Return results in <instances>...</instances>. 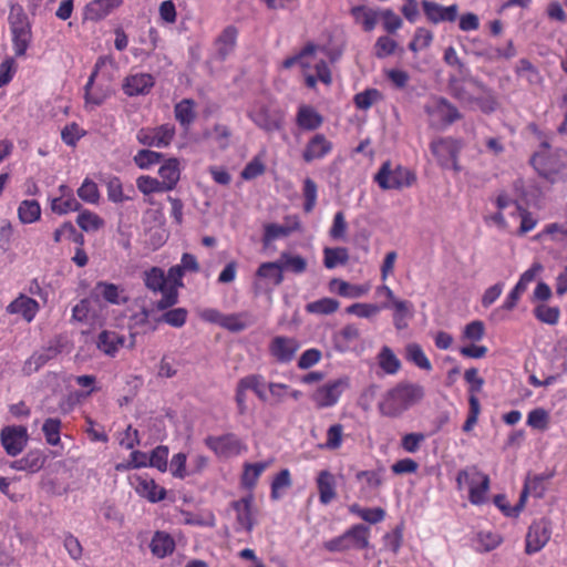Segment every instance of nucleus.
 <instances>
[{"label": "nucleus", "instance_id": "nucleus-1", "mask_svg": "<svg viewBox=\"0 0 567 567\" xmlns=\"http://www.w3.org/2000/svg\"><path fill=\"white\" fill-rule=\"evenodd\" d=\"M423 396L424 389L420 384L401 382L382 394L378 409L383 416L398 417Z\"/></svg>", "mask_w": 567, "mask_h": 567}, {"label": "nucleus", "instance_id": "nucleus-2", "mask_svg": "<svg viewBox=\"0 0 567 567\" xmlns=\"http://www.w3.org/2000/svg\"><path fill=\"white\" fill-rule=\"evenodd\" d=\"M489 477L487 474L472 465L458 471L456 475V486L460 492L466 491L468 501L473 505L485 504L488 499Z\"/></svg>", "mask_w": 567, "mask_h": 567}, {"label": "nucleus", "instance_id": "nucleus-3", "mask_svg": "<svg viewBox=\"0 0 567 567\" xmlns=\"http://www.w3.org/2000/svg\"><path fill=\"white\" fill-rule=\"evenodd\" d=\"M320 45L308 43L303 49L296 55L287 58L282 62V68L290 69L293 65H299L302 72H310L315 70L318 74V79L326 85L331 84L332 76L331 71L327 62L322 59H318L317 53L320 52Z\"/></svg>", "mask_w": 567, "mask_h": 567}, {"label": "nucleus", "instance_id": "nucleus-4", "mask_svg": "<svg viewBox=\"0 0 567 567\" xmlns=\"http://www.w3.org/2000/svg\"><path fill=\"white\" fill-rule=\"evenodd\" d=\"M370 527L357 524L348 528L342 535L324 542L323 547L331 553L351 549H365L369 547Z\"/></svg>", "mask_w": 567, "mask_h": 567}, {"label": "nucleus", "instance_id": "nucleus-5", "mask_svg": "<svg viewBox=\"0 0 567 567\" xmlns=\"http://www.w3.org/2000/svg\"><path fill=\"white\" fill-rule=\"evenodd\" d=\"M250 390L269 405H278L291 398L298 401L302 393L299 390L290 388L288 384L279 382H270L267 385L258 382L256 377H250Z\"/></svg>", "mask_w": 567, "mask_h": 567}, {"label": "nucleus", "instance_id": "nucleus-6", "mask_svg": "<svg viewBox=\"0 0 567 567\" xmlns=\"http://www.w3.org/2000/svg\"><path fill=\"white\" fill-rule=\"evenodd\" d=\"M424 111L430 126L435 130H445L462 117L458 110L444 97H433L425 104Z\"/></svg>", "mask_w": 567, "mask_h": 567}, {"label": "nucleus", "instance_id": "nucleus-7", "mask_svg": "<svg viewBox=\"0 0 567 567\" xmlns=\"http://www.w3.org/2000/svg\"><path fill=\"white\" fill-rule=\"evenodd\" d=\"M9 29L14 55L23 58L32 42V30L29 18L22 11L9 17Z\"/></svg>", "mask_w": 567, "mask_h": 567}, {"label": "nucleus", "instance_id": "nucleus-8", "mask_svg": "<svg viewBox=\"0 0 567 567\" xmlns=\"http://www.w3.org/2000/svg\"><path fill=\"white\" fill-rule=\"evenodd\" d=\"M374 181L384 190L401 189L411 186L415 181V175L409 168L401 165L392 168L391 164L386 162L382 164L375 174Z\"/></svg>", "mask_w": 567, "mask_h": 567}, {"label": "nucleus", "instance_id": "nucleus-9", "mask_svg": "<svg viewBox=\"0 0 567 567\" xmlns=\"http://www.w3.org/2000/svg\"><path fill=\"white\" fill-rule=\"evenodd\" d=\"M176 134L175 126L165 123L155 127H142L136 133L140 144L147 147L165 148L171 145Z\"/></svg>", "mask_w": 567, "mask_h": 567}, {"label": "nucleus", "instance_id": "nucleus-10", "mask_svg": "<svg viewBox=\"0 0 567 567\" xmlns=\"http://www.w3.org/2000/svg\"><path fill=\"white\" fill-rule=\"evenodd\" d=\"M301 344L297 338L276 336L268 344L269 355L279 364H288L296 358Z\"/></svg>", "mask_w": 567, "mask_h": 567}, {"label": "nucleus", "instance_id": "nucleus-11", "mask_svg": "<svg viewBox=\"0 0 567 567\" xmlns=\"http://www.w3.org/2000/svg\"><path fill=\"white\" fill-rule=\"evenodd\" d=\"M348 386L349 379L347 377L331 380L313 392L312 401L320 409L333 406Z\"/></svg>", "mask_w": 567, "mask_h": 567}, {"label": "nucleus", "instance_id": "nucleus-12", "mask_svg": "<svg viewBox=\"0 0 567 567\" xmlns=\"http://www.w3.org/2000/svg\"><path fill=\"white\" fill-rule=\"evenodd\" d=\"M430 148L433 156L442 167H451L455 172H460L461 167L456 161V156L460 151V144L457 141L450 137H441L432 141Z\"/></svg>", "mask_w": 567, "mask_h": 567}, {"label": "nucleus", "instance_id": "nucleus-13", "mask_svg": "<svg viewBox=\"0 0 567 567\" xmlns=\"http://www.w3.org/2000/svg\"><path fill=\"white\" fill-rule=\"evenodd\" d=\"M205 445L213 451L216 456L223 458L236 456L245 449L244 442L233 433L219 436L209 435L205 439Z\"/></svg>", "mask_w": 567, "mask_h": 567}, {"label": "nucleus", "instance_id": "nucleus-14", "mask_svg": "<svg viewBox=\"0 0 567 567\" xmlns=\"http://www.w3.org/2000/svg\"><path fill=\"white\" fill-rule=\"evenodd\" d=\"M28 430L23 425L4 426L0 432V441L10 456L19 455L28 444Z\"/></svg>", "mask_w": 567, "mask_h": 567}, {"label": "nucleus", "instance_id": "nucleus-15", "mask_svg": "<svg viewBox=\"0 0 567 567\" xmlns=\"http://www.w3.org/2000/svg\"><path fill=\"white\" fill-rule=\"evenodd\" d=\"M183 267L179 265L172 266L166 275V280L168 285L167 291H165L164 296L156 302L157 310H167L171 307L175 306L178 302V288L183 287V277H184Z\"/></svg>", "mask_w": 567, "mask_h": 567}, {"label": "nucleus", "instance_id": "nucleus-16", "mask_svg": "<svg viewBox=\"0 0 567 567\" xmlns=\"http://www.w3.org/2000/svg\"><path fill=\"white\" fill-rule=\"evenodd\" d=\"M551 530L545 520L533 523L526 535V553L528 555L538 553L550 539Z\"/></svg>", "mask_w": 567, "mask_h": 567}, {"label": "nucleus", "instance_id": "nucleus-17", "mask_svg": "<svg viewBox=\"0 0 567 567\" xmlns=\"http://www.w3.org/2000/svg\"><path fill=\"white\" fill-rule=\"evenodd\" d=\"M155 85V79L150 73H135L127 75L122 85L123 92L127 96L146 95Z\"/></svg>", "mask_w": 567, "mask_h": 567}, {"label": "nucleus", "instance_id": "nucleus-18", "mask_svg": "<svg viewBox=\"0 0 567 567\" xmlns=\"http://www.w3.org/2000/svg\"><path fill=\"white\" fill-rule=\"evenodd\" d=\"M422 8L427 20L433 23L444 21L453 22L458 13V7L456 4L444 7L429 0L422 1Z\"/></svg>", "mask_w": 567, "mask_h": 567}, {"label": "nucleus", "instance_id": "nucleus-19", "mask_svg": "<svg viewBox=\"0 0 567 567\" xmlns=\"http://www.w3.org/2000/svg\"><path fill=\"white\" fill-rule=\"evenodd\" d=\"M104 64V58H99L94 70L92 71L85 86H84V100L85 104H91L94 106H99L103 104L106 99L111 95V92L109 89H101V87H93L95 78L99 73V70Z\"/></svg>", "mask_w": 567, "mask_h": 567}, {"label": "nucleus", "instance_id": "nucleus-20", "mask_svg": "<svg viewBox=\"0 0 567 567\" xmlns=\"http://www.w3.org/2000/svg\"><path fill=\"white\" fill-rule=\"evenodd\" d=\"M39 310V302L23 293H20L7 306L8 313L20 315L27 322H31L35 318Z\"/></svg>", "mask_w": 567, "mask_h": 567}, {"label": "nucleus", "instance_id": "nucleus-21", "mask_svg": "<svg viewBox=\"0 0 567 567\" xmlns=\"http://www.w3.org/2000/svg\"><path fill=\"white\" fill-rule=\"evenodd\" d=\"M332 143L323 134H316L307 143L302 158L307 163L322 159L332 151Z\"/></svg>", "mask_w": 567, "mask_h": 567}, {"label": "nucleus", "instance_id": "nucleus-22", "mask_svg": "<svg viewBox=\"0 0 567 567\" xmlns=\"http://www.w3.org/2000/svg\"><path fill=\"white\" fill-rule=\"evenodd\" d=\"M47 462L45 454L40 450H30L23 457L12 461L10 467L30 474L38 473Z\"/></svg>", "mask_w": 567, "mask_h": 567}, {"label": "nucleus", "instance_id": "nucleus-23", "mask_svg": "<svg viewBox=\"0 0 567 567\" xmlns=\"http://www.w3.org/2000/svg\"><path fill=\"white\" fill-rule=\"evenodd\" d=\"M158 175L161 177L159 182L167 192L175 189L181 179L179 159L176 157L165 159L158 168Z\"/></svg>", "mask_w": 567, "mask_h": 567}, {"label": "nucleus", "instance_id": "nucleus-24", "mask_svg": "<svg viewBox=\"0 0 567 567\" xmlns=\"http://www.w3.org/2000/svg\"><path fill=\"white\" fill-rule=\"evenodd\" d=\"M124 0H92L84 9V17L91 21H100L120 8Z\"/></svg>", "mask_w": 567, "mask_h": 567}, {"label": "nucleus", "instance_id": "nucleus-25", "mask_svg": "<svg viewBox=\"0 0 567 567\" xmlns=\"http://www.w3.org/2000/svg\"><path fill=\"white\" fill-rule=\"evenodd\" d=\"M135 489L140 496L151 503L161 502L166 497V489L148 476H138L136 478Z\"/></svg>", "mask_w": 567, "mask_h": 567}, {"label": "nucleus", "instance_id": "nucleus-26", "mask_svg": "<svg viewBox=\"0 0 567 567\" xmlns=\"http://www.w3.org/2000/svg\"><path fill=\"white\" fill-rule=\"evenodd\" d=\"M176 548L175 539L171 534L163 530H156L151 539L150 549L153 556L165 558L174 553Z\"/></svg>", "mask_w": 567, "mask_h": 567}, {"label": "nucleus", "instance_id": "nucleus-27", "mask_svg": "<svg viewBox=\"0 0 567 567\" xmlns=\"http://www.w3.org/2000/svg\"><path fill=\"white\" fill-rule=\"evenodd\" d=\"M337 482L334 475L324 470L317 476V487L319 492L320 503L323 505L330 504L337 496L336 493Z\"/></svg>", "mask_w": 567, "mask_h": 567}, {"label": "nucleus", "instance_id": "nucleus-28", "mask_svg": "<svg viewBox=\"0 0 567 567\" xmlns=\"http://www.w3.org/2000/svg\"><path fill=\"white\" fill-rule=\"evenodd\" d=\"M300 228V223L297 218L287 219L285 224H268L265 226L264 233V241L265 245L270 244L271 241L287 237L291 235L293 231H297Z\"/></svg>", "mask_w": 567, "mask_h": 567}, {"label": "nucleus", "instance_id": "nucleus-29", "mask_svg": "<svg viewBox=\"0 0 567 567\" xmlns=\"http://www.w3.org/2000/svg\"><path fill=\"white\" fill-rule=\"evenodd\" d=\"M125 337L116 331L103 330L97 337V348L104 354L114 357L124 346Z\"/></svg>", "mask_w": 567, "mask_h": 567}, {"label": "nucleus", "instance_id": "nucleus-30", "mask_svg": "<svg viewBox=\"0 0 567 567\" xmlns=\"http://www.w3.org/2000/svg\"><path fill=\"white\" fill-rule=\"evenodd\" d=\"M390 305L393 310V324L398 330H403L408 327V321L414 315V306L409 300L396 299Z\"/></svg>", "mask_w": 567, "mask_h": 567}, {"label": "nucleus", "instance_id": "nucleus-31", "mask_svg": "<svg viewBox=\"0 0 567 567\" xmlns=\"http://www.w3.org/2000/svg\"><path fill=\"white\" fill-rule=\"evenodd\" d=\"M296 120L298 126L306 131H315L323 123V117L310 105H300Z\"/></svg>", "mask_w": 567, "mask_h": 567}, {"label": "nucleus", "instance_id": "nucleus-32", "mask_svg": "<svg viewBox=\"0 0 567 567\" xmlns=\"http://www.w3.org/2000/svg\"><path fill=\"white\" fill-rule=\"evenodd\" d=\"M350 13L355 23L361 24L367 32L372 31L379 20V12L365 6H354Z\"/></svg>", "mask_w": 567, "mask_h": 567}, {"label": "nucleus", "instance_id": "nucleus-33", "mask_svg": "<svg viewBox=\"0 0 567 567\" xmlns=\"http://www.w3.org/2000/svg\"><path fill=\"white\" fill-rule=\"evenodd\" d=\"M533 315L539 322L544 324L557 326L561 317V311L558 306L540 302L534 306Z\"/></svg>", "mask_w": 567, "mask_h": 567}, {"label": "nucleus", "instance_id": "nucleus-34", "mask_svg": "<svg viewBox=\"0 0 567 567\" xmlns=\"http://www.w3.org/2000/svg\"><path fill=\"white\" fill-rule=\"evenodd\" d=\"M93 292L112 305L125 303L127 300L126 297L122 296L123 290H121L118 286L106 281H99Z\"/></svg>", "mask_w": 567, "mask_h": 567}, {"label": "nucleus", "instance_id": "nucleus-35", "mask_svg": "<svg viewBox=\"0 0 567 567\" xmlns=\"http://www.w3.org/2000/svg\"><path fill=\"white\" fill-rule=\"evenodd\" d=\"M144 284L153 292H161L164 296L168 289L166 275L159 267H152L144 272Z\"/></svg>", "mask_w": 567, "mask_h": 567}, {"label": "nucleus", "instance_id": "nucleus-36", "mask_svg": "<svg viewBox=\"0 0 567 567\" xmlns=\"http://www.w3.org/2000/svg\"><path fill=\"white\" fill-rule=\"evenodd\" d=\"M237 29L235 27H227L223 30L220 35L216 39L215 45L218 55L225 59L235 48L237 40Z\"/></svg>", "mask_w": 567, "mask_h": 567}, {"label": "nucleus", "instance_id": "nucleus-37", "mask_svg": "<svg viewBox=\"0 0 567 567\" xmlns=\"http://www.w3.org/2000/svg\"><path fill=\"white\" fill-rule=\"evenodd\" d=\"M331 291L347 298H359L368 292V287L351 285L340 279H332L329 284Z\"/></svg>", "mask_w": 567, "mask_h": 567}, {"label": "nucleus", "instance_id": "nucleus-38", "mask_svg": "<svg viewBox=\"0 0 567 567\" xmlns=\"http://www.w3.org/2000/svg\"><path fill=\"white\" fill-rule=\"evenodd\" d=\"M18 217L22 224H32L41 217V206L35 199L22 200L18 207Z\"/></svg>", "mask_w": 567, "mask_h": 567}, {"label": "nucleus", "instance_id": "nucleus-39", "mask_svg": "<svg viewBox=\"0 0 567 567\" xmlns=\"http://www.w3.org/2000/svg\"><path fill=\"white\" fill-rule=\"evenodd\" d=\"M175 118L179 124L188 128L195 120V102L190 99H184L174 107Z\"/></svg>", "mask_w": 567, "mask_h": 567}, {"label": "nucleus", "instance_id": "nucleus-40", "mask_svg": "<svg viewBox=\"0 0 567 567\" xmlns=\"http://www.w3.org/2000/svg\"><path fill=\"white\" fill-rule=\"evenodd\" d=\"M405 359L422 370H432L431 361L429 360V358L426 357L422 347L419 343L411 342L406 344Z\"/></svg>", "mask_w": 567, "mask_h": 567}, {"label": "nucleus", "instance_id": "nucleus-41", "mask_svg": "<svg viewBox=\"0 0 567 567\" xmlns=\"http://www.w3.org/2000/svg\"><path fill=\"white\" fill-rule=\"evenodd\" d=\"M76 224L83 231L90 233L101 229L104 220L96 213L84 209L79 212Z\"/></svg>", "mask_w": 567, "mask_h": 567}, {"label": "nucleus", "instance_id": "nucleus-42", "mask_svg": "<svg viewBox=\"0 0 567 567\" xmlns=\"http://www.w3.org/2000/svg\"><path fill=\"white\" fill-rule=\"evenodd\" d=\"M54 350L51 348L45 349L41 352H34L28 360H25L23 364V372L27 375H30L37 371H39L49 360L54 355Z\"/></svg>", "mask_w": 567, "mask_h": 567}, {"label": "nucleus", "instance_id": "nucleus-43", "mask_svg": "<svg viewBox=\"0 0 567 567\" xmlns=\"http://www.w3.org/2000/svg\"><path fill=\"white\" fill-rule=\"evenodd\" d=\"M378 363L380 368L384 371L386 374H395L400 368L401 362L398 359V357L394 354L392 349L384 346L379 354H378Z\"/></svg>", "mask_w": 567, "mask_h": 567}, {"label": "nucleus", "instance_id": "nucleus-44", "mask_svg": "<svg viewBox=\"0 0 567 567\" xmlns=\"http://www.w3.org/2000/svg\"><path fill=\"white\" fill-rule=\"evenodd\" d=\"M382 309H390V305L382 302L375 303H353L347 308V312L359 318L370 319L377 316Z\"/></svg>", "mask_w": 567, "mask_h": 567}, {"label": "nucleus", "instance_id": "nucleus-45", "mask_svg": "<svg viewBox=\"0 0 567 567\" xmlns=\"http://www.w3.org/2000/svg\"><path fill=\"white\" fill-rule=\"evenodd\" d=\"M81 208V203L74 196L55 197L51 200V210L58 215L80 212Z\"/></svg>", "mask_w": 567, "mask_h": 567}, {"label": "nucleus", "instance_id": "nucleus-46", "mask_svg": "<svg viewBox=\"0 0 567 567\" xmlns=\"http://www.w3.org/2000/svg\"><path fill=\"white\" fill-rule=\"evenodd\" d=\"M536 169L551 181L567 177V163H533Z\"/></svg>", "mask_w": 567, "mask_h": 567}, {"label": "nucleus", "instance_id": "nucleus-47", "mask_svg": "<svg viewBox=\"0 0 567 567\" xmlns=\"http://www.w3.org/2000/svg\"><path fill=\"white\" fill-rule=\"evenodd\" d=\"M383 99L382 93L377 89H367L362 92L357 93L353 96V103L357 109L367 111L374 103L381 101Z\"/></svg>", "mask_w": 567, "mask_h": 567}, {"label": "nucleus", "instance_id": "nucleus-48", "mask_svg": "<svg viewBox=\"0 0 567 567\" xmlns=\"http://www.w3.org/2000/svg\"><path fill=\"white\" fill-rule=\"evenodd\" d=\"M163 154L147 148L140 150L133 157L135 165L141 169H150L162 162Z\"/></svg>", "mask_w": 567, "mask_h": 567}, {"label": "nucleus", "instance_id": "nucleus-49", "mask_svg": "<svg viewBox=\"0 0 567 567\" xmlns=\"http://www.w3.org/2000/svg\"><path fill=\"white\" fill-rule=\"evenodd\" d=\"M290 486V472L287 468L281 470L271 482V498L275 501L281 498Z\"/></svg>", "mask_w": 567, "mask_h": 567}, {"label": "nucleus", "instance_id": "nucleus-50", "mask_svg": "<svg viewBox=\"0 0 567 567\" xmlns=\"http://www.w3.org/2000/svg\"><path fill=\"white\" fill-rule=\"evenodd\" d=\"M502 543V537L493 532H480L475 539L477 551H491Z\"/></svg>", "mask_w": 567, "mask_h": 567}, {"label": "nucleus", "instance_id": "nucleus-51", "mask_svg": "<svg viewBox=\"0 0 567 567\" xmlns=\"http://www.w3.org/2000/svg\"><path fill=\"white\" fill-rule=\"evenodd\" d=\"M323 264L328 269H333L339 265H344L349 259L348 250L342 247L326 248L323 250Z\"/></svg>", "mask_w": 567, "mask_h": 567}, {"label": "nucleus", "instance_id": "nucleus-52", "mask_svg": "<svg viewBox=\"0 0 567 567\" xmlns=\"http://www.w3.org/2000/svg\"><path fill=\"white\" fill-rule=\"evenodd\" d=\"M61 425V420L58 417H49L44 421L42 431L49 445L55 446L60 443Z\"/></svg>", "mask_w": 567, "mask_h": 567}, {"label": "nucleus", "instance_id": "nucleus-53", "mask_svg": "<svg viewBox=\"0 0 567 567\" xmlns=\"http://www.w3.org/2000/svg\"><path fill=\"white\" fill-rule=\"evenodd\" d=\"M339 301L333 298H321L319 300L309 302L306 310L309 313L316 315H330L338 310Z\"/></svg>", "mask_w": 567, "mask_h": 567}, {"label": "nucleus", "instance_id": "nucleus-54", "mask_svg": "<svg viewBox=\"0 0 567 567\" xmlns=\"http://www.w3.org/2000/svg\"><path fill=\"white\" fill-rule=\"evenodd\" d=\"M258 276L269 280V285L278 286L282 281V267L279 262H266L258 269Z\"/></svg>", "mask_w": 567, "mask_h": 567}, {"label": "nucleus", "instance_id": "nucleus-55", "mask_svg": "<svg viewBox=\"0 0 567 567\" xmlns=\"http://www.w3.org/2000/svg\"><path fill=\"white\" fill-rule=\"evenodd\" d=\"M137 189L144 195H151L155 193H165L167 192L159 179L148 176L142 175L136 179Z\"/></svg>", "mask_w": 567, "mask_h": 567}, {"label": "nucleus", "instance_id": "nucleus-56", "mask_svg": "<svg viewBox=\"0 0 567 567\" xmlns=\"http://www.w3.org/2000/svg\"><path fill=\"white\" fill-rule=\"evenodd\" d=\"M78 196L85 203L97 204L100 200V192L95 182L85 178L82 185L78 188Z\"/></svg>", "mask_w": 567, "mask_h": 567}, {"label": "nucleus", "instance_id": "nucleus-57", "mask_svg": "<svg viewBox=\"0 0 567 567\" xmlns=\"http://www.w3.org/2000/svg\"><path fill=\"white\" fill-rule=\"evenodd\" d=\"M526 423L534 430L545 431L549 424V413L543 408H536L529 411Z\"/></svg>", "mask_w": 567, "mask_h": 567}, {"label": "nucleus", "instance_id": "nucleus-58", "mask_svg": "<svg viewBox=\"0 0 567 567\" xmlns=\"http://www.w3.org/2000/svg\"><path fill=\"white\" fill-rule=\"evenodd\" d=\"M543 481L539 476H534L533 478H528L525 482L524 489L520 494L519 503L517 512H520L524 507L525 499L527 495L533 494L536 497L543 496Z\"/></svg>", "mask_w": 567, "mask_h": 567}, {"label": "nucleus", "instance_id": "nucleus-59", "mask_svg": "<svg viewBox=\"0 0 567 567\" xmlns=\"http://www.w3.org/2000/svg\"><path fill=\"white\" fill-rule=\"evenodd\" d=\"M544 270V267L540 262H534L527 270H525L517 284L515 285L516 290H520L522 292H525L528 288V286L534 282L537 278V276Z\"/></svg>", "mask_w": 567, "mask_h": 567}, {"label": "nucleus", "instance_id": "nucleus-60", "mask_svg": "<svg viewBox=\"0 0 567 567\" xmlns=\"http://www.w3.org/2000/svg\"><path fill=\"white\" fill-rule=\"evenodd\" d=\"M343 442V426L339 423L332 424L327 430V440L321 446L327 450H338Z\"/></svg>", "mask_w": 567, "mask_h": 567}, {"label": "nucleus", "instance_id": "nucleus-61", "mask_svg": "<svg viewBox=\"0 0 567 567\" xmlns=\"http://www.w3.org/2000/svg\"><path fill=\"white\" fill-rule=\"evenodd\" d=\"M188 312L185 308H174L165 311L159 321H163L171 327L181 328L186 323Z\"/></svg>", "mask_w": 567, "mask_h": 567}, {"label": "nucleus", "instance_id": "nucleus-62", "mask_svg": "<svg viewBox=\"0 0 567 567\" xmlns=\"http://www.w3.org/2000/svg\"><path fill=\"white\" fill-rule=\"evenodd\" d=\"M396 48L398 43L395 40L388 35L379 37L374 44V55L378 59H384L392 55Z\"/></svg>", "mask_w": 567, "mask_h": 567}, {"label": "nucleus", "instance_id": "nucleus-63", "mask_svg": "<svg viewBox=\"0 0 567 567\" xmlns=\"http://www.w3.org/2000/svg\"><path fill=\"white\" fill-rule=\"evenodd\" d=\"M433 40V33L425 28H417L415 30L413 40L409 44V49L413 52H417L427 48Z\"/></svg>", "mask_w": 567, "mask_h": 567}, {"label": "nucleus", "instance_id": "nucleus-64", "mask_svg": "<svg viewBox=\"0 0 567 567\" xmlns=\"http://www.w3.org/2000/svg\"><path fill=\"white\" fill-rule=\"evenodd\" d=\"M84 135L85 131L75 122L65 125L61 131V138L68 146H75Z\"/></svg>", "mask_w": 567, "mask_h": 567}]
</instances>
